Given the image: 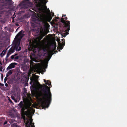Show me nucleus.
I'll use <instances>...</instances> for the list:
<instances>
[{"label":"nucleus","mask_w":127,"mask_h":127,"mask_svg":"<svg viewBox=\"0 0 127 127\" xmlns=\"http://www.w3.org/2000/svg\"><path fill=\"white\" fill-rule=\"evenodd\" d=\"M37 84L39 85V88L42 89L43 93L41 94L43 99L41 102V106L43 107H48L52 100V94L50 89V88L52 87L51 83L49 81L47 80L45 83L49 87L45 84L42 85H41L38 82H37Z\"/></svg>","instance_id":"1"},{"label":"nucleus","mask_w":127,"mask_h":127,"mask_svg":"<svg viewBox=\"0 0 127 127\" xmlns=\"http://www.w3.org/2000/svg\"><path fill=\"white\" fill-rule=\"evenodd\" d=\"M6 3H0V13L3 11H7L5 9H8L9 6L12 5L14 3L12 0H6Z\"/></svg>","instance_id":"2"},{"label":"nucleus","mask_w":127,"mask_h":127,"mask_svg":"<svg viewBox=\"0 0 127 127\" xmlns=\"http://www.w3.org/2000/svg\"><path fill=\"white\" fill-rule=\"evenodd\" d=\"M65 15H63L62 17H63L61 19V22L64 24V28L67 29V31L69 30L70 29V22L69 21H65L64 20H67V18L66 17Z\"/></svg>","instance_id":"3"},{"label":"nucleus","mask_w":127,"mask_h":127,"mask_svg":"<svg viewBox=\"0 0 127 127\" xmlns=\"http://www.w3.org/2000/svg\"><path fill=\"white\" fill-rule=\"evenodd\" d=\"M34 3L39 7L41 6L42 5L45 6L46 3L48 2V0H34Z\"/></svg>","instance_id":"4"},{"label":"nucleus","mask_w":127,"mask_h":127,"mask_svg":"<svg viewBox=\"0 0 127 127\" xmlns=\"http://www.w3.org/2000/svg\"><path fill=\"white\" fill-rule=\"evenodd\" d=\"M47 30H45L43 31V30H41L40 33V35L38 37V38L39 40H40L42 39L43 37L46 35L47 33Z\"/></svg>","instance_id":"5"},{"label":"nucleus","mask_w":127,"mask_h":127,"mask_svg":"<svg viewBox=\"0 0 127 127\" xmlns=\"http://www.w3.org/2000/svg\"><path fill=\"white\" fill-rule=\"evenodd\" d=\"M47 30H45L43 31V30H41L40 33V35L38 37V38L39 40H40L42 39L43 37L46 35L47 33Z\"/></svg>","instance_id":"6"},{"label":"nucleus","mask_w":127,"mask_h":127,"mask_svg":"<svg viewBox=\"0 0 127 127\" xmlns=\"http://www.w3.org/2000/svg\"><path fill=\"white\" fill-rule=\"evenodd\" d=\"M20 108H21V111L23 113H24L25 109H27L29 113L31 112L33 110L32 108V107H30V106H29L28 107H26L23 106L22 107H20Z\"/></svg>","instance_id":"7"},{"label":"nucleus","mask_w":127,"mask_h":127,"mask_svg":"<svg viewBox=\"0 0 127 127\" xmlns=\"http://www.w3.org/2000/svg\"><path fill=\"white\" fill-rule=\"evenodd\" d=\"M13 45L14 48L15 50H16V51H19L21 50V48L20 46L19 43L16 42Z\"/></svg>","instance_id":"8"},{"label":"nucleus","mask_w":127,"mask_h":127,"mask_svg":"<svg viewBox=\"0 0 127 127\" xmlns=\"http://www.w3.org/2000/svg\"><path fill=\"white\" fill-rule=\"evenodd\" d=\"M63 42L62 43H61L60 42L58 43V46L57 48H59L60 49H63L64 46L65 45V40L64 39H62Z\"/></svg>","instance_id":"9"},{"label":"nucleus","mask_w":127,"mask_h":127,"mask_svg":"<svg viewBox=\"0 0 127 127\" xmlns=\"http://www.w3.org/2000/svg\"><path fill=\"white\" fill-rule=\"evenodd\" d=\"M17 64L16 63H12L10 64L7 68V70H9L11 69L14 68Z\"/></svg>","instance_id":"10"},{"label":"nucleus","mask_w":127,"mask_h":127,"mask_svg":"<svg viewBox=\"0 0 127 127\" xmlns=\"http://www.w3.org/2000/svg\"><path fill=\"white\" fill-rule=\"evenodd\" d=\"M24 31L23 30H22L18 33L17 35V36L20 37L21 39L25 35V34H24Z\"/></svg>","instance_id":"11"},{"label":"nucleus","mask_w":127,"mask_h":127,"mask_svg":"<svg viewBox=\"0 0 127 127\" xmlns=\"http://www.w3.org/2000/svg\"><path fill=\"white\" fill-rule=\"evenodd\" d=\"M32 20L36 24H38L41 20L40 19L38 18L37 17L32 18Z\"/></svg>","instance_id":"12"},{"label":"nucleus","mask_w":127,"mask_h":127,"mask_svg":"<svg viewBox=\"0 0 127 127\" xmlns=\"http://www.w3.org/2000/svg\"><path fill=\"white\" fill-rule=\"evenodd\" d=\"M64 28L65 29V31H64L65 32L62 33L61 34V35L62 36L64 37H65L66 35L68 34L69 33L68 32L69 30L67 31V29H66L65 28H64Z\"/></svg>","instance_id":"13"},{"label":"nucleus","mask_w":127,"mask_h":127,"mask_svg":"<svg viewBox=\"0 0 127 127\" xmlns=\"http://www.w3.org/2000/svg\"><path fill=\"white\" fill-rule=\"evenodd\" d=\"M15 49L12 46L9 50L8 52L10 53L11 54L14 52L15 51Z\"/></svg>","instance_id":"14"},{"label":"nucleus","mask_w":127,"mask_h":127,"mask_svg":"<svg viewBox=\"0 0 127 127\" xmlns=\"http://www.w3.org/2000/svg\"><path fill=\"white\" fill-rule=\"evenodd\" d=\"M12 70H10L6 74V76L7 77H8L12 74Z\"/></svg>","instance_id":"15"},{"label":"nucleus","mask_w":127,"mask_h":127,"mask_svg":"<svg viewBox=\"0 0 127 127\" xmlns=\"http://www.w3.org/2000/svg\"><path fill=\"white\" fill-rule=\"evenodd\" d=\"M33 120L32 119V117H31L30 119V123H31V124H32V127H35L34 125V123H32Z\"/></svg>","instance_id":"16"},{"label":"nucleus","mask_w":127,"mask_h":127,"mask_svg":"<svg viewBox=\"0 0 127 127\" xmlns=\"http://www.w3.org/2000/svg\"><path fill=\"white\" fill-rule=\"evenodd\" d=\"M51 57V56L49 58H48L47 60H45L44 61V63L45 64V66H47V64L48 63V61L49 60Z\"/></svg>","instance_id":"17"},{"label":"nucleus","mask_w":127,"mask_h":127,"mask_svg":"<svg viewBox=\"0 0 127 127\" xmlns=\"http://www.w3.org/2000/svg\"><path fill=\"white\" fill-rule=\"evenodd\" d=\"M26 127H31V126L32 127V124L29 122L26 123Z\"/></svg>","instance_id":"18"},{"label":"nucleus","mask_w":127,"mask_h":127,"mask_svg":"<svg viewBox=\"0 0 127 127\" xmlns=\"http://www.w3.org/2000/svg\"><path fill=\"white\" fill-rule=\"evenodd\" d=\"M19 106L20 107H22L23 106V102L22 101H21L19 104Z\"/></svg>","instance_id":"19"},{"label":"nucleus","mask_w":127,"mask_h":127,"mask_svg":"<svg viewBox=\"0 0 127 127\" xmlns=\"http://www.w3.org/2000/svg\"><path fill=\"white\" fill-rule=\"evenodd\" d=\"M11 54L10 53H9V52H8V53H7V54L6 56V58H5V60L6 61H7V58H8Z\"/></svg>","instance_id":"20"},{"label":"nucleus","mask_w":127,"mask_h":127,"mask_svg":"<svg viewBox=\"0 0 127 127\" xmlns=\"http://www.w3.org/2000/svg\"><path fill=\"white\" fill-rule=\"evenodd\" d=\"M31 96V94H27V97L29 99V98H31V97H30Z\"/></svg>","instance_id":"21"},{"label":"nucleus","mask_w":127,"mask_h":127,"mask_svg":"<svg viewBox=\"0 0 127 127\" xmlns=\"http://www.w3.org/2000/svg\"><path fill=\"white\" fill-rule=\"evenodd\" d=\"M48 18L49 21H50L52 18V17L51 15H50L48 16Z\"/></svg>","instance_id":"22"},{"label":"nucleus","mask_w":127,"mask_h":127,"mask_svg":"<svg viewBox=\"0 0 127 127\" xmlns=\"http://www.w3.org/2000/svg\"><path fill=\"white\" fill-rule=\"evenodd\" d=\"M12 127H17V125L16 124L14 123L11 125Z\"/></svg>","instance_id":"23"},{"label":"nucleus","mask_w":127,"mask_h":127,"mask_svg":"<svg viewBox=\"0 0 127 127\" xmlns=\"http://www.w3.org/2000/svg\"><path fill=\"white\" fill-rule=\"evenodd\" d=\"M24 93H23V94L25 96V97H26V94L27 93V92H26L27 90L25 88H24Z\"/></svg>","instance_id":"24"},{"label":"nucleus","mask_w":127,"mask_h":127,"mask_svg":"<svg viewBox=\"0 0 127 127\" xmlns=\"http://www.w3.org/2000/svg\"><path fill=\"white\" fill-rule=\"evenodd\" d=\"M43 51L45 52H47L48 51L47 49L45 48H43Z\"/></svg>","instance_id":"25"},{"label":"nucleus","mask_w":127,"mask_h":127,"mask_svg":"<svg viewBox=\"0 0 127 127\" xmlns=\"http://www.w3.org/2000/svg\"><path fill=\"white\" fill-rule=\"evenodd\" d=\"M7 76H6V77L4 79V83H5L6 82L7 80Z\"/></svg>","instance_id":"26"},{"label":"nucleus","mask_w":127,"mask_h":127,"mask_svg":"<svg viewBox=\"0 0 127 127\" xmlns=\"http://www.w3.org/2000/svg\"><path fill=\"white\" fill-rule=\"evenodd\" d=\"M14 58V56L13 55H12L10 57L12 59H13Z\"/></svg>","instance_id":"27"},{"label":"nucleus","mask_w":127,"mask_h":127,"mask_svg":"<svg viewBox=\"0 0 127 127\" xmlns=\"http://www.w3.org/2000/svg\"><path fill=\"white\" fill-rule=\"evenodd\" d=\"M3 69V67L2 66H1L0 67V71H2V69Z\"/></svg>","instance_id":"28"},{"label":"nucleus","mask_w":127,"mask_h":127,"mask_svg":"<svg viewBox=\"0 0 127 127\" xmlns=\"http://www.w3.org/2000/svg\"><path fill=\"white\" fill-rule=\"evenodd\" d=\"M15 59H19V57L18 56L15 57L14 58Z\"/></svg>","instance_id":"29"},{"label":"nucleus","mask_w":127,"mask_h":127,"mask_svg":"<svg viewBox=\"0 0 127 127\" xmlns=\"http://www.w3.org/2000/svg\"><path fill=\"white\" fill-rule=\"evenodd\" d=\"M52 17L54 16V13H52L50 15Z\"/></svg>","instance_id":"30"},{"label":"nucleus","mask_w":127,"mask_h":127,"mask_svg":"<svg viewBox=\"0 0 127 127\" xmlns=\"http://www.w3.org/2000/svg\"><path fill=\"white\" fill-rule=\"evenodd\" d=\"M7 123V121H5L4 123V125H5Z\"/></svg>","instance_id":"31"},{"label":"nucleus","mask_w":127,"mask_h":127,"mask_svg":"<svg viewBox=\"0 0 127 127\" xmlns=\"http://www.w3.org/2000/svg\"><path fill=\"white\" fill-rule=\"evenodd\" d=\"M4 84H3L1 83H0V86H4Z\"/></svg>","instance_id":"32"},{"label":"nucleus","mask_w":127,"mask_h":127,"mask_svg":"<svg viewBox=\"0 0 127 127\" xmlns=\"http://www.w3.org/2000/svg\"><path fill=\"white\" fill-rule=\"evenodd\" d=\"M5 85L6 87H7L8 86V84L7 83H5Z\"/></svg>","instance_id":"33"},{"label":"nucleus","mask_w":127,"mask_h":127,"mask_svg":"<svg viewBox=\"0 0 127 127\" xmlns=\"http://www.w3.org/2000/svg\"><path fill=\"white\" fill-rule=\"evenodd\" d=\"M33 82V85H34V80H32V81H31V82Z\"/></svg>","instance_id":"34"},{"label":"nucleus","mask_w":127,"mask_h":127,"mask_svg":"<svg viewBox=\"0 0 127 127\" xmlns=\"http://www.w3.org/2000/svg\"><path fill=\"white\" fill-rule=\"evenodd\" d=\"M9 101L11 103H12L13 102L10 99Z\"/></svg>","instance_id":"35"},{"label":"nucleus","mask_w":127,"mask_h":127,"mask_svg":"<svg viewBox=\"0 0 127 127\" xmlns=\"http://www.w3.org/2000/svg\"><path fill=\"white\" fill-rule=\"evenodd\" d=\"M44 82H45V83H46V80H45V79H44Z\"/></svg>","instance_id":"36"},{"label":"nucleus","mask_w":127,"mask_h":127,"mask_svg":"<svg viewBox=\"0 0 127 127\" xmlns=\"http://www.w3.org/2000/svg\"><path fill=\"white\" fill-rule=\"evenodd\" d=\"M58 51H55V54H56V53H57Z\"/></svg>","instance_id":"37"},{"label":"nucleus","mask_w":127,"mask_h":127,"mask_svg":"<svg viewBox=\"0 0 127 127\" xmlns=\"http://www.w3.org/2000/svg\"><path fill=\"white\" fill-rule=\"evenodd\" d=\"M0 64L1 65H2V63H1V62L0 61Z\"/></svg>","instance_id":"38"},{"label":"nucleus","mask_w":127,"mask_h":127,"mask_svg":"<svg viewBox=\"0 0 127 127\" xmlns=\"http://www.w3.org/2000/svg\"><path fill=\"white\" fill-rule=\"evenodd\" d=\"M47 55L48 56H49V53H47Z\"/></svg>","instance_id":"39"},{"label":"nucleus","mask_w":127,"mask_h":127,"mask_svg":"<svg viewBox=\"0 0 127 127\" xmlns=\"http://www.w3.org/2000/svg\"><path fill=\"white\" fill-rule=\"evenodd\" d=\"M14 22V20H13L12 21V22Z\"/></svg>","instance_id":"40"},{"label":"nucleus","mask_w":127,"mask_h":127,"mask_svg":"<svg viewBox=\"0 0 127 127\" xmlns=\"http://www.w3.org/2000/svg\"><path fill=\"white\" fill-rule=\"evenodd\" d=\"M1 77L2 78H3V75H1Z\"/></svg>","instance_id":"41"},{"label":"nucleus","mask_w":127,"mask_h":127,"mask_svg":"<svg viewBox=\"0 0 127 127\" xmlns=\"http://www.w3.org/2000/svg\"><path fill=\"white\" fill-rule=\"evenodd\" d=\"M32 88H34V86H32Z\"/></svg>","instance_id":"42"},{"label":"nucleus","mask_w":127,"mask_h":127,"mask_svg":"<svg viewBox=\"0 0 127 127\" xmlns=\"http://www.w3.org/2000/svg\"><path fill=\"white\" fill-rule=\"evenodd\" d=\"M56 46H55V48H56Z\"/></svg>","instance_id":"43"},{"label":"nucleus","mask_w":127,"mask_h":127,"mask_svg":"<svg viewBox=\"0 0 127 127\" xmlns=\"http://www.w3.org/2000/svg\"><path fill=\"white\" fill-rule=\"evenodd\" d=\"M42 21V22H43V21Z\"/></svg>","instance_id":"44"},{"label":"nucleus","mask_w":127,"mask_h":127,"mask_svg":"<svg viewBox=\"0 0 127 127\" xmlns=\"http://www.w3.org/2000/svg\"><path fill=\"white\" fill-rule=\"evenodd\" d=\"M31 83H32V82H31ZM31 83H30V84H31Z\"/></svg>","instance_id":"45"}]
</instances>
